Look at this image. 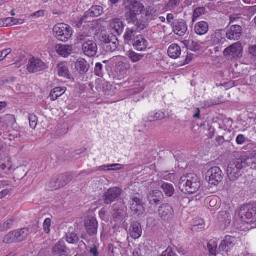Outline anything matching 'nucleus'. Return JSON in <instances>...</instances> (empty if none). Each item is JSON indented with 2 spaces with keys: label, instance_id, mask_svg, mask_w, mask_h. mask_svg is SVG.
Listing matches in <instances>:
<instances>
[{
  "label": "nucleus",
  "instance_id": "473e14b6",
  "mask_svg": "<svg viewBox=\"0 0 256 256\" xmlns=\"http://www.w3.org/2000/svg\"><path fill=\"white\" fill-rule=\"evenodd\" d=\"M58 75L68 78H70V72L68 68L64 63H60L58 66Z\"/></svg>",
  "mask_w": 256,
  "mask_h": 256
},
{
  "label": "nucleus",
  "instance_id": "37998d69",
  "mask_svg": "<svg viewBox=\"0 0 256 256\" xmlns=\"http://www.w3.org/2000/svg\"><path fill=\"white\" fill-rule=\"evenodd\" d=\"M135 30L132 28H128L124 36V39L126 42H130L132 38L134 36Z\"/></svg>",
  "mask_w": 256,
  "mask_h": 256
},
{
  "label": "nucleus",
  "instance_id": "f704fd0d",
  "mask_svg": "<svg viewBox=\"0 0 256 256\" xmlns=\"http://www.w3.org/2000/svg\"><path fill=\"white\" fill-rule=\"evenodd\" d=\"M126 7L128 9L131 8L132 10L134 12H142L144 8V6L136 0L133 2L130 6L126 5Z\"/></svg>",
  "mask_w": 256,
  "mask_h": 256
},
{
  "label": "nucleus",
  "instance_id": "aec40b11",
  "mask_svg": "<svg viewBox=\"0 0 256 256\" xmlns=\"http://www.w3.org/2000/svg\"><path fill=\"white\" fill-rule=\"evenodd\" d=\"M164 198L162 192L159 190H154L147 196V199L151 205H158Z\"/></svg>",
  "mask_w": 256,
  "mask_h": 256
},
{
  "label": "nucleus",
  "instance_id": "0e129e2a",
  "mask_svg": "<svg viewBox=\"0 0 256 256\" xmlns=\"http://www.w3.org/2000/svg\"><path fill=\"white\" fill-rule=\"evenodd\" d=\"M46 13V11L44 10H40L34 12L31 16H35L36 18H39L41 16H44Z\"/></svg>",
  "mask_w": 256,
  "mask_h": 256
},
{
  "label": "nucleus",
  "instance_id": "412c9836",
  "mask_svg": "<svg viewBox=\"0 0 256 256\" xmlns=\"http://www.w3.org/2000/svg\"><path fill=\"white\" fill-rule=\"evenodd\" d=\"M133 46L136 50L142 52L146 50L148 42L142 35L136 36L133 40Z\"/></svg>",
  "mask_w": 256,
  "mask_h": 256
},
{
  "label": "nucleus",
  "instance_id": "ddd939ff",
  "mask_svg": "<svg viewBox=\"0 0 256 256\" xmlns=\"http://www.w3.org/2000/svg\"><path fill=\"white\" fill-rule=\"evenodd\" d=\"M171 26L173 32L176 35L182 36L188 30V26L186 22L182 19H176L174 20Z\"/></svg>",
  "mask_w": 256,
  "mask_h": 256
},
{
  "label": "nucleus",
  "instance_id": "cd10ccee",
  "mask_svg": "<svg viewBox=\"0 0 256 256\" xmlns=\"http://www.w3.org/2000/svg\"><path fill=\"white\" fill-rule=\"evenodd\" d=\"M168 53L171 58L176 59L178 58L181 54V48L178 44H173L168 48Z\"/></svg>",
  "mask_w": 256,
  "mask_h": 256
},
{
  "label": "nucleus",
  "instance_id": "3c124183",
  "mask_svg": "<svg viewBox=\"0 0 256 256\" xmlns=\"http://www.w3.org/2000/svg\"><path fill=\"white\" fill-rule=\"evenodd\" d=\"M248 54L254 60H256V45H253L249 46Z\"/></svg>",
  "mask_w": 256,
  "mask_h": 256
},
{
  "label": "nucleus",
  "instance_id": "e433bc0d",
  "mask_svg": "<svg viewBox=\"0 0 256 256\" xmlns=\"http://www.w3.org/2000/svg\"><path fill=\"white\" fill-rule=\"evenodd\" d=\"M16 235L14 230L10 232L4 236L3 242L4 244H12L13 242H18Z\"/></svg>",
  "mask_w": 256,
  "mask_h": 256
},
{
  "label": "nucleus",
  "instance_id": "de8ad7c7",
  "mask_svg": "<svg viewBox=\"0 0 256 256\" xmlns=\"http://www.w3.org/2000/svg\"><path fill=\"white\" fill-rule=\"evenodd\" d=\"M110 39V37L108 36L106 34L102 32L98 36V40L103 46L104 44L106 43Z\"/></svg>",
  "mask_w": 256,
  "mask_h": 256
},
{
  "label": "nucleus",
  "instance_id": "e2e57ef3",
  "mask_svg": "<svg viewBox=\"0 0 256 256\" xmlns=\"http://www.w3.org/2000/svg\"><path fill=\"white\" fill-rule=\"evenodd\" d=\"M190 46L191 47V50L194 51H198L200 48V45L198 42L194 41H192Z\"/></svg>",
  "mask_w": 256,
  "mask_h": 256
},
{
  "label": "nucleus",
  "instance_id": "72a5a7b5",
  "mask_svg": "<svg viewBox=\"0 0 256 256\" xmlns=\"http://www.w3.org/2000/svg\"><path fill=\"white\" fill-rule=\"evenodd\" d=\"M218 247V244L216 240H211L208 243V248L210 254L212 256H216Z\"/></svg>",
  "mask_w": 256,
  "mask_h": 256
},
{
  "label": "nucleus",
  "instance_id": "6e6552de",
  "mask_svg": "<svg viewBox=\"0 0 256 256\" xmlns=\"http://www.w3.org/2000/svg\"><path fill=\"white\" fill-rule=\"evenodd\" d=\"M103 13V8L99 6H92L86 12L76 26L80 28L83 24L90 23V20H87L90 18L98 17Z\"/></svg>",
  "mask_w": 256,
  "mask_h": 256
},
{
  "label": "nucleus",
  "instance_id": "39448f33",
  "mask_svg": "<svg viewBox=\"0 0 256 256\" xmlns=\"http://www.w3.org/2000/svg\"><path fill=\"white\" fill-rule=\"evenodd\" d=\"M73 179L72 176L69 173L62 174L52 178L50 184L52 188L57 190L66 186Z\"/></svg>",
  "mask_w": 256,
  "mask_h": 256
},
{
  "label": "nucleus",
  "instance_id": "603ef678",
  "mask_svg": "<svg viewBox=\"0 0 256 256\" xmlns=\"http://www.w3.org/2000/svg\"><path fill=\"white\" fill-rule=\"evenodd\" d=\"M164 118V115L162 113L157 112L155 114L154 116H151L149 117L148 118L147 120L150 121V122H152V121H154L156 120H162Z\"/></svg>",
  "mask_w": 256,
  "mask_h": 256
},
{
  "label": "nucleus",
  "instance_id": "5fc2aeb1",
  "mask_svg": "<svg viewBox=\"0 0 256 256\" xmlns=\"http://www.w3.org/2000/svg\"><path fill=\"white\" fill-rule=\"evenodd\" d=\"M10 48L5 49L0 52V61L2 60L6 56L12 52Z\"/></svg>",
  "mask_w": 256,
  "mask_h": 256
},
{
  "label": "nucleus",
  "instance_id": "0eeeda50",
  "mask_svg": "<svg viewBox=\"0 0 256 256\" xmlns=\"http://www.w3.org/2000/svg\"><path fill=\"white\" fill-rule=\"evenodd\" d=\"M223 174L220 169L217 166L210 168L206 174V179L210 184L217 186L222 180Z\"/></svg>",
  "mask_w": 256,
  "mask_h": 256
},
{
  "label": "nucleus",
  "instance_id": "8fccbe9b",
  "mask_svg": "<svg viewBox=\"0 0 256 256\" xmlns=\"http://www.w3.org/2000/svg\"><path fill=\"white\" fill-rule=\"evenodd\" d=\"M160 256H178L174 252V250L170 246H168L166 250H164Z\"/></svg>",
  "mask_w": 256,
  "mask_h": 256
},
{
  "label": "nucleus",
  "instance_id": "5701e85b",
  "mask_svg": "<svg viewBox=\"0 0 256 256\" xmlns=\"http://www.w3.org/2000/svg\"><path fill=\"white\" fill-rule=\"evenodd\" d=\"M118 45V41L116 36H112L106 43L104 44L102 48L106 52H112L116 50Z\"/></svg>",
  "mask_w": 256,
  "mask_h": 256
},
{
  "label": "nucleus",
  "instance_id": "338daca9",
  "mask_svg": "<svg viewBox=\"0 0 256 256\" xmlns=\"http://www.w3.org/2000/svg\"><path fill=\"white\" fill-rule=\"evenodd\" d=\"M24 22V20L16 19L12 18V26L15 24H22Z\"/></svg>",
  "mask_w": 256,
  "mask_h": 256
},
{
  "label": "nucleus",
  "instance_id": "f8f14e48",
  "mask_svg": "<svg viewBox=\"0 0 256 256\" xmlns=\"http://www.w3.org/2000/svg\"><path fill=\"white\" fill-rule=\"evenodd\" d=\"M158 215L164 220H169L174 216V210L172 206L168 204H162L159 207Z\"/></svg>",
  "mask_w": 256,
  "mask_h": 256
},
{
  "label": "nucleus",
  "instance_id": "c85d7f7f",
  "mask_svg": "<svg viewBox=\"0 0 256 256\" xmlns=\"http://www.w3.org/2000/svg\"><path fill=\"white\" fill-rule=\"evenodd\" d=\"M110 27L117 34L120 35L123 32L124 25L120 19L115 18L111 22Z\"/></svg>",
  "mask_w": 256,
  "mask_h": 256
},
{
  "label": "nucleus",
  "instance_id": "7ed1b4c3",
  "mask_svg": "<svg viewBox=\"0 0 256 256\" xmlns=\"http://www.w3.org/2000/svg\"><path fill=\"white\" fill-rule=\"evenodd\" d=\"M54 34L58 40L67 42L72 34V30L70 26L63 24H56L53 28Z\"/></svg>",
  "mask_w": 256,
  "mask_h": 256
},
{
  "label": "nucleus",
  "instance_id": "20e7f679",
  "mask_svg": "<svg viewBox=\"0 0 256 256\" xmlns=\"http://www.w3.org/2000/svg\"><path fill=\"white\" fill-rule=\"evenodd\" d=\"M239 216L246 224L254 223L256 222V208L252 205H244L240 208Z\"/></svg>",
  "mask_w": 256,
  "mask_h": 256
},
{
  "label": "nucleus",
  "instance_id": "58836bf2",
  "mask_svg": "<svg viewBox=\"0 0 256 256\" xmlns=\"http://www.w3.org/2000/svg\"><path fill=\"white\" fill-rule=\"evenodd\" d=\"M15 222V218H12L7 220L2 224H0V230L4 232L12 228Z\"/></svg>",
  "mask_w": 256,
  "mask_h": 256
},
{
  "label": "nucleus",
  "instance_id": "864d4df0",
  "mask_svg": "<svg viewBox=\"0 0 256 256\" xmlns=\"http://www.w3.org/2000/svg\"><path fill=\"white\" fill-rule=\"evenodd\" d=\"M123 168V166L120 164H112L107 166L108 170H120Z\"/></svg>",
  "mask_w": 256,
  "mask_h": 256
},
{
  "label": "nucleus",
  "instance_id": "9b49d317",
  "mask_svg": "<svg viewBox=\"0 0 256 256\" xmlns=\"http://www.w3.org/2000/svg\"><path fill=\"white\" fill-rule=\"evenodd\" d=\"M47 68L42 60L34 58H30L27 65V70L30 73H35L44 70Z\"/></svg>",
  "mask_w": 256,
  "mask_h": 256
},
{
  "label": "nucleus",
  "instance_id": "4d7b16f0",
  "mask_svg": "<svg viewBox=\"0 0 256 256\" xmlns=\"http://www.w3.org/2000/svg\"><path fill=\"white\" fill-rule=\"evenodd\" d=\"M233 139V136H230L228 138L225 139L224 136H218L216 138V142L219 144H222L224 142H230Z\"/></svg>",
  "mask_w": 256,
  "mask_h": 256
},
{
  "label": "nucleus",
  "instance_id": "052dcab7",
  "mask_svg": "<svg viewBox=\"0 0 256 256\" xmlns=\"http://www.w3.org/2000/svg\"><path fill=\"white\" fill-rule=\"evenodd\" d=\"M113 214L115 217H116L118 218H122L123 216L122 215V210L119 208H116V207L114 208V210Z\"/></svg>",
  "mask_w": 256,
  "mask_h": 256
},
{
  "label": "nucleus",
  "instance_id": "79ce46f5",
  "mask_svg": "<svg viewBox=\"0 0 256 256\" xmlns=\"http://www.w3.org/2000/svg\"><path fill=\"white\" fill-rule=\"evenodd\" d=\"M66 247L65 246L64 242L63 241H59L56 244L53 250L54 252H64L66 251Z\"/></svg>",
  "mask_w": 256,
  "mask_h": 256
},
{
  "label": "nucleus",
  "instance_id": "423d86ee",
  "mask_svg": "<svg viewBox=\"0 0 256 256\" xmlns=\"http://www.w3.org/2000/svg\"><path fill=\"white\" fill-rule=\"evenodd\" d=\"M122 192V189L118 187H112L104 190L102 196V200L105 204H110L120 198Z\"/></svg>",
  "mask_w": 256,
  "mask_h": 256
},
{
  "label": "nucleus",
  "instance_id": "f03ea898",
  "mask_svg": "<svg viewBox=\"0 0 256 256\" xmlns=\"http://www.w3.org/2000/svg\"><path fill=\"white\" fill-rule=\"evenodd\" d=\"M246 162L241 159L234 160L228 164L227 168L228 176L231 181H235L242 176V170L246 166Z\"/></svg>",
  "mask_w": 256,
  "mask_h": 256
},
{
  "label": "nucleus",
  "instance_id": "49530a36",
  "mask_svg": "<svg viewBox=\"0 0 256 256\" xmlns=\"http://www.w3.org/2000/svg\"><path fill=\"white\" fill-rule=\"evenodd\" d=\"M102 68L103 66L102 64L98 62L96 64L94 68V72L96 75L97 76L102 77Z\"/></svg>",
  "mask_w": 256,
  "mask_h": 256
},
{
  "label": "nucleus",
  "instance_id": "c03bdc74",
  "mask_svg": "<svg viewBox=\"0 0 256 256\" xmlns=\"http://www.w3.org/2000/svg\"><path fill=\"white\" fill-rule=\"evenodd\" d=\"M38 118L36 116L30 114L28 116V120L30 122V126L32 129H34L38 124Z\"/></svg>",
  "mask_w": 256,
  "mask_h": 256
},
{
  "label": "nucleus",
  "instance_id": "f3484780",
  "mask_svg": "<svg viewBox=\"0 0 256 256\" xmlns=\"http://www.w3.org/2000/svg\"><path fill=\"white\" fill-rule=\"evenodd\" d=\"M242 28L238 25L232 26L228 28L226 34V36L230 40H238L242 36Z\"/></svg>",
  "mask_w": 256,
  "mask_h": 256
},
{
  "label": "nucleus",
  "instance_id": "a211bd4d",
  "mask_svg": "<svg viewBox=\"0 0 256 256\" xmlns=\"http://www.w3.org/2000/svg\"><path fill=\"white\" fill-rule=\"evenodd\" d=\"M235 238L234 237L227 236L222 241L218 249L220 252H228L234 247V244Z\"/></svg>",
  "mask_w": 256,
  "mask_h": 256
},
{
  "label": "nucleus",
  "instance_id": "4468645a",
  "mask_svg": "<svg viewBox=\"0 0 256 256\" xmlns=\"http://www.w3.org/2000/svg\"><path fill=\"white\" fill-rule=\"evenodd\" d=\"M82 50L85 55L89 57H92L97 54L98 46L94 40H88L83 43Z\"/></svg>",
  "mask_w": 256,
  "mask_h": 256
},
{
  "label": "nucleus",
  "instance_id": "f257e3e1",
  "mask_svg": "<svg viewBox=\"0 0 256 256\" xmlns=\"http://www.w3.org/2000/svg\"><path fill=\"white\" fill-rule=\"evenodd\" d=\"M178 187L183 193L192 194L199 190L200 183L196 174H189L181 177L178 183Z\"/></svg>",
  "mask_w": 256,
  "mask_h": 256
},
{
  "label": "nucleus",
  "instance_id": "6e6d98bb",
  "mask_svg": "<svg viewBox=\"0 0 256 256\" xmlns=\"http://www.w3.org/2000/svg\"><path fill=\"white\" fill-rule=\"evenodd\" d=\"M246 138L242 134H238L236 138V142L238 144L242 145L246 142Z\"/></svg>",
  "mask_w": 256,
  "mask_h": 256
},
{
  "label": "nucleus",
  "instance_id": "b1692460",
  "mask_svg": "<svg viewBox=\"0 0 256 256\" xmlns=\"http://www.w3.org/2000/svg\"><path fill=\"white\" fill-rule=\"evenodd\" d=\"M226 34L222 30H217L211 36L210 42L212 44H223L226 40Z\"/></svg>",
  "mask_w": 256,
  "mask_h": 256
},
{
  "label": "nucleus",
  "instance_id": "a18cd8bd",
  "mask_svg": "<svg viewBox=\"0 0 256 256\" xmlns=\"http://www.w3.org/2000/svg\"><path fill=\"white\" fill-rule=\"evenodd\" d=\"M180 2V0H170L166 4V7L170 10H174L178 6Z\"/></svg>",
  "mask_w": 256,
  "mask_h": 256
},
{
  "label": "nucleus",
  "instance_id": "4c0bfd02",
  "mask_svg": "<svg viewBox=\"0 0 256 256\" xmlns=\"http://www.w3.org/2000/svg\"><path fill=\"white\" fill-rule=\"evenodd\" d=\"M125 17L128 22H132L134 24L136 22V24H138V19L136 12H133L131 8L129 9L128 11L126 12Z\"/></svg>",
  "mask_w": 256,
  "mask_h": 256
},
{
  "label": "nucleus",
  "instance_id": "9d476101",
  "mask_svg": "<svg viewBox=\"0 0 256 256\" xmlns=\"http://www.w3.org/2000/svg\"><path fill=\"white\" fill-rule=\"evenodd\" d=\"M130 208L134 214L139 216L144 214L145 209L142 200L136 196H132L129 200Z\"/></svg>",
  "mask_w": 256,
  "mask_h": 256
},
{
  "label": "nucleus",
  "instance_id": "bf43d9fd",
  "mask_svg": "<svg viewBox=\"0 0 256 256\" xmlns=\"http://www.w3.org/2000/svg\"><path fill=\"white\" fill-rule=\"evenodd\" d=\"M3 22L4 23V26H12V18H2Z\"/></svg>",
  "mask_w": 256,
  "mask_h": 256
},
{
  "label": "nucleus",
  "instance_id": "09e8293b",
  "mask_svg": "<svg viewBox=\"0 0 256 256\" xmlns=\"http://www.w3.org/2000/svg\"><path fill=\"white\" fill-rule=\"evenodd\" d=\"M50 226L51 219L50 218H46L44 223V230L46 233L48 234L50 232Z\"/></svg>",
  "mask_w": 256,
  "mask_h": 256
},
{
  "label": "nucleus",
  "instance_id": "13d9d810",
  "mask_svg": "<svg viewBox=\"0 0 256 256\" xmlns=\"http://www.w3.org/2000/svg\"><path fill=\"white\" fill-rule=\"evenodd\" d=\"M220 103V102L219 100H210L205 101L204 104L206 106L210 107Z\"/></svg>",
  "mask_w": 256,
  "mask_h": 256
},
{
  "label": "nucleus",
  "instance_id": "c9c22d12",
  "mask_svg": "<svg viewBox=\"0 0 256 256\" xmlns=\"http://www.w3.org/2000/svg\"><path fill=\"white\" fill-rule=\"evenodd\" d=\"M126 54L129 58L131 60V61L133 62H139L144 57L142 54H138L134 51L132 50L128 52Z\"/></svg>",
  "mask_w": 256,
  "mask_h": 256
},
{
  "label": "nucleus",
  "instance_id": "69168bd1",
  "mask_svg": "<svg viewBox=\"0 0 256 256\" xmlns=\"http://www.w3.org/2000/svg\"><path fill=\"white\" fill-rule=\"evenodd\" d=\"M174 16L172 14H168L166 16V20L171 25L174 22Z\"/></svg>",
  "mask_w": 256,
  "mask_h": 256
},
{
  "label": "nucleus",
  "instance_id": "6ab92c4d",
  "mask_svg": "<svg viewBox=\"0 0 256 256\" xmlns=\"http://www.w3.org/2000/svg\"><path fill=\"white\" fill-rule=\"evenodd\" d=\"M83 28H85L86 30H82L78 32L77 36V39L80 42H85L89 40V38L91 36L90 30L92 29L93 26H92V24H83Z\"/></svg>",
  "mask_w": 256,
  "mask_h": 256
},
{
  "label": "nucleus",
  "instance_id": "c756f323",
  "mask_svg": "<svg viewBox=\"0 0 256 256\" xmlns=\"http://www.w3.org/2000/svg\"><path fill=\"white\" fill-rule=\"evenodd\" d=\"M16 234V238L18 242H21L27 238L30 234V230L28 228H22L14 230Z\"/></svg>",
  "mask_w": 256,
  "mask_h": 256
},
{
  "label": "nucleus",
  "instance_id": "7c9ffc66",
  "mask_svg": "<svg viewBox=\"0 0 256 256\" xmlns=\"http://www.w3.org/2000/svg\"><path fill=\"white\" fill-rule=\"evenodd\" d=\"M160 184V188L167 196L170 197L174 194V188L172 184L165 182H162Z\"/></svg>",
  "mask_w": 256,
  "mask_h": 256
},
{
  "label": "nucleus",
  "instance_id": "bb28decb",
  "mask_svg": "<svg viewBox=\"0 0 256 256\" xmlns=\"http://www.w3.org/2000/svg\"><path fill=\"white\" fill-rule=\"evenodd\" d=\"M209 26L208 24L204 21L196 23L194 28L195 32L200 36L206 34L208 30Z\"/></svg>",
  "mask_w": 256,
  "mask_h": 256
},
{
  "label": "nucleus",
  "instance_id": "393cba45",
  "mask_svg": "<svg viewBox=\"0 0 256 256\" xmlns=\"http://www.w3.org/2000/svg\"><path fill=\"white\" fill-rule=\"evenodd\" d=\"M56 52L64 58L68 57L72 52V47L70 45L58 44L56 46Z\"/></svg>",
  "mask_w": 256,
  "mask_h": 256
},
{
  "label": "nucleus",
  "instance_id": "2eb2a0df",
  "mask_svg": "<svg viewBox=\"0 0 256 256\" xmlns=\"http://www.w3.org/2000/svg\"><path fill=\"white\" fill-rule=\"evenodd\" d=\"M231 216L229 212L222 211L218 212V222L222 230H224L228 227L231 222Z\"/></svg>",
  "mask_w": 256,
  "mask_h": 256
},
{
  "label": "nucleus",
  "instance_id": "a19ab883",
  "mask_svg": "<svg viewBox=\"0 0 256 256\" xmlns=\"http://www.w3.org/2000/svg\"><path fill=\"white\" fill-rule=\"evenodd\" d=\"M206 8L204 7H199L196 8L194 12L192 22H194L200 16L205 14Z\"/></svg>",
  "mask_w": 256,
  "mask_h": 256
},
{
  "label": "nucleus",
  "instance_id": "2f4dec72",
  "mask_svg": "<svg viewBox=\"0 0 256 256\" xmlns=\"http://www.w3.org/2000/svg\"><path fill=\"white\" fill-rule=\"evenodd\" d=\"M66 88L62 87H57L54 88L50 92V97L52 100H55L58 97L62 95L66 92Z\"/></svg>",
  "mask_w": 256,
  "mask_h": 256
},
{
  "label": "nucleus",
  "instance_id": "1a4fd4ad",
  "mask_svg": "<svg viewBox=\"0 0 256 256\" xmlns=\"http://www.w3.org/2000/svg\"><path fill=\"white\" fill-rule=\"evenodd\" d=\"M242 44L237 42L226 48L223 54L227 58H238L242 56Z\"/></svg>",
  "mask_w": 256,
  "mask_h": 256
},
{
  "label": "nucleus",
  "instance_id": "774afa93",
  "mask_svg": "<svg viewBox=\"0 0 256 256\" xmlns=\"http://www.w3.org/2000/svg\"><path fill=\"white\" fill-rule=\"evenodd\" d=\"M10 192L8 189H6L0 192V199H2L6 196Z\"/></svg>",
  "mask_w": 256,
  "mask_h": 256
},
{
  "label": "nucleus",
  "instance_id": "dca6fc26",
  "mask_svg": "<svg viewBox=\"0 0 256 256\" xmlns=\"http://www.w3.org/2000/svg\"><path fill=\"white\" fill-rule=\"evenodd\" d=\"M84 228L90 236H95L98 232V222L95 218H88L84 222Z\"/></svg>",
  "mask_w": 256,
  "mask_h": 256
},
{
  "label": "nucleus",
  "instance_id": "ea45409f",
  "mask_svg": "<svg viewBox=\"0 0 256 256\" xmlns=\"http://www.w3.org/2000/svg\"><path fill=\"white\" fill-rule=\"evenodd\" d=\"M66 240L68 243L74 244L78 242L79 238L77 234L72 232L66 234Z\"/></svg>",
  "mask_w": 256,
  "mask_h": 256
},
{
  "label": "nucleus",
  "instance_id": "a878e982",
  "mask_svg": "<svg viewBox=\"0 0 256 256\" xmlns=\"http://www.w3.org/2000/svg\"><path fill=\"white\" fill-rule=\"evenodd\" d=\"M129 230L131 237L134 239L139 238L142 234L141 225L138 222H134L132 223Z\"/></svg>",
  "mask_w": 256,
  "mask_h": 256
},
{
  "label": "nucleus",
  "instance_id": "680f3d73",
  "mask_svg": "<svg viewBox=\"0 0 256 256\" xmlns=\"http://www.w3.org/2000/svg\"><path fill=\"white\" fill-rule=\"evenodd\" d=\"M90 254L92 256H98L99 255V252L98 251V247L96 245L90 248Z\"/></svg>",
  "mask_w": 256,
  "mask_h": 256
},
{
  "label": "nucleus",
  "instance_id": "4be33fe9",
  "mask_svg": "<svg viewBox=\"0 0 256 256\" xmlns=\"http://www.w3.org/2000/svg\"><path fill=\"white\" fill-rule=\"evenodd\" d=\"M75 69L80 74H86L90 68V64L84 59L78 58L74 64Z\"/></svg>",
  "mask_w": 256,
  "mask_h": 256
}]
</instances>
